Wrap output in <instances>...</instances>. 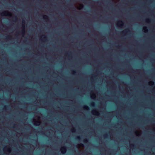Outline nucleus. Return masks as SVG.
Wrapping results in <instances>:
<instances>
[{
	"instance_id": "obj_7",
	"label": "nucleus",
	"mask_w": 155,
	"mask_h": 155,
	"mask_svg": "<svg viewBox=\"0 0 155 155\" xmlns=\"http://www.w3.org/2000/svg\"><path fill=\"white\" fill-rule=\"evenodd\" d=\"M40 122L39 121H37L36 124L35 125L36 126H38L40 124Z\"/></svg>"
},
{
	"instance_id": "obj_6",
	"label": "nucleus",
	"mask_w": 155,
	"mask_h": 155,
	"mask_svg": "<svg viewBox=\"0 0 155 155\" xmlns=\"http://www.w3.org/2000/svg\"><path fill=\"white\" fill-rule=\"evenodd\" d=\"M81 139V138L79 136H78L76 138V139L77 140H80Z\"/></svg>"
},
{
	"instance_id": "obj_25",
	"label": "nucleus",
	"mask_w": 155,
	"mask_h": 155,
	"mask_svg": "<svg viewBox=\"0 0 155 155\" xmlns=\"http://www.w3.org/2000/svg\"><path fill=\"white\" fill-rule=\"evenodd\" d=\"M151 83H152V84H153L154 83L153 82V81H152V82H151Z\"/></svg>"
},
{
	"instance_id": "obj_16",
	"label": "nucleus",
	"mask_w": 155,
	"mask_h": 155,
	"mask_svg": "<svg viewBox=\"0 0 155 155\" xmlns=\"http://www.w3.org/2000/svg\"><path fill=\"white\" fill-rule=\"evenodd\" d=\"M88 142V140L87 139H85L84 140V143H87Z\"/></svg>"
},
{
	"instance_id": "obj_5",
	"label": "nucleus",
	"mask_w": 155,
	"mask_h": 155,
	"mask_svg": "<svg viewBox=\"0 0 155 155\" xmlns=\"http://www.w3.org/2000/svg\"><path fill=\"white\" fill-rule=\"evenodd\" d=\"M84 109L86 110H88L89 109V108L88 107L87 105L84 106Z\"/></svg>"
},
{
	"instance_id": "obj_10",
	"label": "nucleus",
	"mask_w": 155,
	"mask_h": 155,
	"mask_svg": "<svg viewBox=\"0 0 155 155\" xmlns=\"http://www.w3.org/2000/svg\"><path fill=\"white\" fill-rule=\"evenodd\" d=\"M72 74H75L76 73V71H75L74 70L72 71Z\"/></svg>"
},
{
	"instance_id": "obj_27",
	"label": "nucleus",
	"mask_w": 155,
	"mask_h": 155,
	"mask_svg": "<svg viewBox=\"0 0 155 155\" xmlns=\"http://www.w3.org/2000/svg\"><path fill=\"white\" fill-rule=\"evenodd\" d=\"M93 95H94V96L95 97V94H94Z\"/></svg>"
},
{
	"instance_id": "obj_12",
	"label": "nucleus",
	"mask_w": 155,
	"mask_h": 155,
	"mask_svg": "<svg viewBox=\"0 0 155 155\" xmlns=\"http://www.w3.org/2000/svg\"><path fill=\"white\" fill-rule=\"evenodd\" d=\"M119 22H120V23H122L123 24H121V25H121V26H123V21H119Z\"/></svg>"
},
{
	"instance_id": "obj_19",
	"label": "nucleus",
	"mask_w": 155,
	"mask_h": 155,
	"mask_svg": "<svg viewBox=\"0 0 155 155\" xmlns=\"http://www.w3.org/2000/svg\"><path fill=\"white\" fill-rule=\"evenodd\" d=\"M22 34H24L25 33V31H24L22 30Z\"/></svg>"
},
{
	"instance_id": "obj_21",
	"label": "nucleus",
	"mask_w": 155,
	"mask_h": 155,
	"mask_svg": "<svg viewBox=\"0 0 155 155\" xmlns=\"http://www.w3.org/2000/svg\"><path fill=\"white\" fill-rule=\"evenodd\" d=\"M131 146L132 147H133L134 146V145L133 144H131Z\"/></svg>"
},
{
	"instance_id": "obj_8",
	"label": "nucleus",
	"mask_w": 155,
	"mask_h": 155,
	"mask_svg": "<svg viewBox=\"0 0 155 155\" xmlns=\"http://www.w3.org/2000/svg\"><path fill=\"white\" fill-rule=\"evenodd\" d=\"M91 104V106H93V107L94 106L95 103L94 102H92Z\"/></svg>"
},
{
	"instance_id": "obj_1",
	"label": "nucleus",
	"mask_w": 155,
	"mask_h": 155,
	"mask_svg": "<svg viewBox=\"0 0 155 155\" xmlns=\"http://www.w3.org/2000/svg\"><path fill=\"white\" fill-rule=\"evenodd\" d=\"M11 13L9 12L8 11H5L4 12H3L2 13V15H11Z\"/></svg>"
},
{
	"instance_id": "obj_24",
	"label": "nucleus",
	"mask_w": 155,
	"mask_h": 155,
	"mask_svg": "<svg viewBox=\"0 0 155 155\" xmlns=\"http://www.w3.org/2000/svg\"><path fill=\"white\" fill-rule=\"evenodd\" d=\"M72 132H74V130H72Z\"/></svg>"
},
{
	"instance_id": "obj_15",
	"label": "nucleus",
	"mask_w": 155,
	"mask_h": 155,
	"mask_svg": "<svg viewBox=\"0 0 155 155\" xmlns=\"http://www.w3.org/2000/svg\"><path fill=\"white\" fill-rule=\"evenodd\" d=\"M10 38H11V36L9 35H8V36H7L6 37V38H9V39Z\"/></svg>"
},
{
	"instance_id": "obj_13",
	"label": "nucleus",
	"mask_w": 155,
	"mask_h": 155,
	"mask_svg": "<svg viewBox=\"0 0 155 155\" xmlns=\"http://www.w3.org/2000/svg\"><path fill=\"white\" fill-rule=\"evenodd\" d=\"M43 18L44 19H47L48 18V17L47 16L44 15L43 16Z\"/></svg>"
},
{
	"instance_id": "obj_2",
	"label": "nucleus",
	"mask_w": 155,
	"mask_h": 155,
	"mask_svg": "<svg viewBox=\"0 0 155 155\" xmlns=\"http://www.w3.org/2000/svg\"><path fill=\"white\" fill-rule=\"evenodd\" d=\"M61 151L63 154H64L66 152V148L65 147H61Z\"/></svg>"
},
{
	"instance_id": "obj_29",
	"label": "nucleus",
	"mask_w": 155,
	"mask_h": 155,
	"mask_svg": "<svg viewBox=\"0 0 155 155\" xmlns=\"http://www.w3.org/2000/svg\"><path fill=\"white\" fill-rule=\"evenodd\" d=\"M70 5L72 6V5L70 4Z\"/></svg>"
},
{
	"instance_id": "obj_3",
	"label": "nucleus",
	"mask_w": 155,
	"mask_h": 155,
	"mask_svg": "<svg viewBox=\"0 0 155 155\" xmlns=\"http://www.w3.org/2000/svg\"><path fill=\"white\" fill-rule=\"evenodd\" d=\"M126 31L127 32L129 33L130 32V31L129 29H126V30L123 31L122 32V34H125L126 33Z\"/></svg>"
},
{
	"instance_id": "obj_4",
	"label": "nucleus",
	"mask_w": 155,
	"mask_h": 155,
	"mask_svg": "<svg viewBox=\"0 0 155 155\" xmlns=\"http://www.w3.org/2000/svg\"><path fill=\"white\" fill-rule=\"evenodd\" d=\"M46 36L45 35H43L42 36V37L41 38L43 40H45V39H46Z\"/></svg>"
},
{
	"instance_id": "obj_23",
	"label": "nucleus",
	"mask_w": 155,
	"mask_h": 155,
	"mask_svg": "<svg viewBox=\"0 0 155 155\" xmlns=\"http://www.w3.org/2000/svg\"><path fill=\"white\" fill-rule=\"evenodd\" d=\"M4 108H5V109H6V108H7V107H6V106H5V107H4Z\"/></svg>"
},
{
	"instance_id": "obj_14",
	"label": "nucleus",
	"mask_w": 155,
	"mask_h": 155,
	"mask_svg": "<svg viewBox=\"0 0 155 155\" xmlns=\"http://www.w3.org/2000/svg\"><path fill=\"white\" fill-rule=\"evenodd\" d=\"M143 29L144 30L146 31H148V30H147V27H144L143 28Z\"/></svg>"
},
{
	"instance_id": "obj_17",
	"label": "nucleus",
	"mask_w": 155,
	"mask_h": 155,
	"mask_svg": "<svg viewBox=\"0 0 155 155\" xmlns=\"http://www.w3.org/2000/svg\"><path fill=\"white\" fill-rule=\"evenodd\" d=\"M104 136L105 137H107V134H104Z\"/></svg>"
},
{
	"instance_id": "obj_20",
	"label": "nucleus",
	"mask_w": 155,
	"mask_h": 155,
	"mask_svg": "<svg viewBox=\"0 0 155 155\" xmlns=\"http://www.w3.org/2000/svg\"><path fill=\"white\" fill-rule=\"evenodd\" d=\"M93 111L95 113H96L97 112L95 110H94Z\"/></svg>"
},
{
	"instance_id": "obj_9",
	"label": "nucleus",
	"mask_w": 155,
	"mask_h": 155,
	"mask_svg": "<svg viewBox=\"0 0 155 155\" xmlns=\"http://www.w3.org/2000/svg\"><path fill=\"white\" fill-rule=\"evenodd\" d=\"M16 20H17V17L16 16H15L14 17V18H13V21H15Z\"/></svg>"
},
{
	"instance_id": "obj_28",
	"label": "nucleus",
	"mask_w": 155,
	"mask_h": 155,
	"mask_svg": "<svg viewBox=\"0 0 155 155\" xmlns=\"http://www.w3.org/2000/svg\"><path fill=\"white\" fill-rule=\"evenodd\" d=\"M19 32H18L17 33V34H19Z\"/></svg>"
},
{
	"instance_id": "obj_22",
	"label": "nucleus",
	"mask_w": 155,
	"mask_h": 155,
	"mask_svg": "<svg viewBox=\"0 0 155 155\" xmlns=\"http://www.w3.org/2000/svg\"><path fill=\"white\" fill-rule=\"evenodd\" d=\"M8 150H10V148H8Z\"/></svg>"
},
{
	"instance_id": "obj_11",
	"label": "nucleus",
	"mask_w": 155,
	"mask_h": 155,
	"mask_svg": "<svg viewBox=\"0 0 155 155\" xmlns=\"http://www.w3.org/2000/svg\"><path fill=\"white\" fill-rule=\"evenodd\" d=\"M23 24L22 25V29H24L25 28V25L24 24H23Z\"/></svg>"
},
{
	"instance_id": "obj_26",
	"label": "nucleus",
	"mask_w": 155,
	"mask_h": 155,
	"mask_svg": "<svg viewBox=\"0 0 155 155\" xmlns=\"http://www.w3.org/2000/svg\"><path fill=\"white\" fill-rule=\"evenodd\" d=\"M81 146H83V144H81Z\"/></svg>"
},
{
	"instance_id": "obj_18",
	"label": "nucleus",
	"mask_w": 155,
	"mask_h": 155,
	"mask_svg": "<svg viewBox=\"0 0 155 155\" xmlns=\"http://www.w3.org/2000/svg\"><path fill=\"white\" fill-rule=\"evenodd\" d=\"M146 21L147 22H148V21H149V22L150 21V20L149 19H147L146 20Z\"/></svg>"
}]
</instances>
